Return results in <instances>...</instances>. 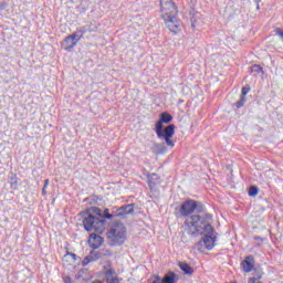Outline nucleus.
<instances>
[{"mask_svg":"<svg viewBox=\"0 0 283 283\" xmlns=\"http://www.w3.org/2000/svg\"><path fill=\"white\" fill-rule=\"evenodd\" d=\"M198 19H200V13H195L191 17V25H192V28H196V25H198Z\"/></svg>","mask_w":283,"mask_h":283,"instance_id":"nucleus-21","label":"nucleus"},{"mask_svg":"<svg viewBox=\"0 0 283 283\" xmlns=\"http://www.w3.org/2000/svg\"><path fill=\"white\" fill-rule=\"evenodd\" d=\"M249 92H251V87H249V86L242 87L241 96H245L247 97V94H249Z\"/></svg>","mask_w":283,"mask_h":283,"instance_id":"nucleus-24","label":"nucleus"},{"mask_svg":"<svg viewBox=\"0 0 283 283\" xmlns=\"http://www.w3.org/2000/svg\"><path fill=\"white\" fill-rule=\"evenodd\" d=\"M160 13L166 27L170 32H178L180 22H178V7L172 0H160Z\"/></svg>","mask_w":283,"mask_h":283,"instance_id":"nucleus-3","label":"nucleus"},{"mask_svg":"<svg viewBox=\"0 0 283 283\" xmlns=\"http://www.w3.org/2000/svg\"><path fill=\"white\" fill-rule=\"evenodd\" d=\"M134 213V205H127L119 208V214L129 216Z\"/></svg>","mask_w":283,"mask_h":283,"instance_id":"nucleus-15","label":"nucleus"},{"mask_svg":"<svg viewBox=\"0 0 283 283\" xmlns=\"http://www.w3.org/2000/svg\"><path fill=\"white\" fill-rule=\"evenodd\" d=\"M46 193L45 188H42V196H46Z\"/></svg>","mask_w":283,"mask_h":283,"instance_id":"nucleus-30","label":"nucleus"},{"mask_svg":"<svg viewBox=\"0 0 283 283\" xmlns=\"http://www.w3.org/2000/svg\"><path fill=\"white\" fill-rule=\"evenodd\" d=\"M205 237L201 241L196 243L195 249L199 251L200 253L205 252V249L207 251H211L216 247V230L213 229L212 224L205 226Z\"/></svg>","mask_w":283,"mask_h":283,"instance_id":"nucleus-6","label":"nucleus"},{"mask_svg":"<svg viewBox=\"0 0 283 283\" xmlns=\"http://www.w3.org/2000/svg\"><path fill=\"white\" fill-rule=\"evenodd\" d=\"M160 180V177H158V175L156 174H151L148 176V186H149V189H154V187H156V185H158Z\"/></svg>","mask_w":283,"mask_h":283,"instance_id":"nucleus-13","label":"nucleus"},{"mask_svg":"<svg viewBox=\"0 0 283 283\" xmlns=\"http://www.w3.org/2000/svg\"><path fill=\"white\" fill-rule=\"evenodd\" d=\"M94 260H98V256H85L82 261V266H87V264H90V262H94Z\"/></svg>","mask_w":283,"mask_h":283,"instance_id":"nucleus-19","label":"nucleus"},{"mask_svg":"<svg viewBox=\"0 0 283 283\" xmlns=\"http://www.w3.org/2000/svg\"><path fill=\"white\" fill-rule=\"evenodd\" d=\"M254 240H255V242H259V247H260L262 244V242H264V240H266V239L261 238V237H254Z\"/></svg>","mask_w":283,"mask_h":283,"instance_id":"nucleus-25","label":"nucleus"},{"mask_svg":"<svg viewBox=\"0 0 283 283\" xmlns=\"http://www.w3.org/2000/svg\"><path fill=\"white\" fill-rule=\"evenodd\" d=\"M64 260H69L70 262H76V260H81L75 253L67 252L64 256Z\"/></svg>","mask_w":283,"mask_h":283,"instance_id":"nucleus-18","label":"nucleus"},{"mask_svg":"<svg viewBox=\"0 0 283 283\" xmlns=\"http://www.w3.org/2000/svg\"><path fill=\"white\" fill-rule=\"evenodd\" d=\"M92 249H101L103 245V238L101 235L92 233L88 239Z\"/></svg>","mask_w":283,"mask_h":283,"instance_id":"nucleus-10","label":"nucleus"},{"mask_svg":"<svg viewBox=\"0 0 283 283\" xmlns=\"http://www.w3.org/2000/svg\"><path fill=\"white\" fill-rule=\"evenodd\" d=\"M49 186H50V179H45L43 189H48Z\"/></svg>","mask_w":283,"mask_h":283,"instance_id":"nucleus-28","label":"nucleus"},{"mask_svg":"<svg viewBox=\"0 0 283 283\" xmlns=\"http://www.w3.org/2000/svg\"><path fill=\"white\" fill-rule=\"evenodd\" d=\"M249 196H252V197L258 196V187H255V186L250 187Z\"/></svg>","mask_w":283,"mask_h":283,"instance_id":"nucleus-23","label":"nucleus"},{"mask_svg":"<svg viewBox=\"0 0 283 283\" xmlns=\"http://www.w3.org/2000/svg\"><path fill=\"white\" fill-rule=\"evenodd\" d=\"M179 268L181 271H184L185 275H193V268H191V265L188 263L180 262Z\"/></svg>","mask_w":283,"mask_h":283,"instance_id":"nucleus-14","label":"nucleus"},{"mask_svg":"<svg viewBox=\"0 0 283 283\" xmlns=\"http://www.w3.org/2000/svg\"><path fill=\"white\" fill-rule=\"evenodd\" d=\"M114 269H108L105 272L106 275V283H120V281H118V277L114 276Z\"/></svg>","mask_w":283,"mask_h":283,"instance_id":"nucleus-12","label":"nucleus"},{"mask_svg":"<svg viewBox=\"0 0 283 283\" xmlns=\"http://www.w3.org/2000/svg\"><path fill=\"white\" fill-rule=\"evenodd\" d=\"M106 235L111 247L124 244L127 240V228L120 222L114 223Z\"/></svg>","mask_w":283,"mask_h":283,"instance_id":"nucleus-5","label":"nucleus"},{"mask_svg":"<svg viewBox=\"0 0 283 283\" xmlns=\"http://www.w3.org/2000/svg\"><path fill=\"white\" fill-rule=\"evenodd\" d=\"M244 103H247V97L241 95L240 99L234 105L240 109V107H244Z\"/></svg>","mask_w":283,"mask_h":283,"instance_id":"nucleus-20","label":"nucleus"},{"mask_svg":"<svg viewBox=\"0 0 283 283\" xmlns=\"http://www.w3.org/2000/svg\"><path fill=\"white\" fill-rule=\"evenodd\" d=\"M63 281H64V283H72V277H70V276H64V277H63Z\"/></svg>","mask_w":283,"mask_h":283,"instance_id":"nucleus-27","label":"nucleus"},{"mask_svg":"<svg viewBox=\"0 0 283 283\" xmlns=\"http://www.w3.org/2000/svg\"><path fill=\"white\" fill-rule=\"evenodd\" d=\"M155 147L157 149H165V145L164 144H155Z\"/></svg>","mask_w":283,"mask_h":283,"instance_id":"nucleus-29","label":"nucleus"},{"mask_svg":"<svg viewBox=\"0 0 283 283\" xmlns=\"http://www.w3.org/2000/svg\"><path fill=\"white\" fill-rule=\"evenodd\" d=\"M249 283H261V282H260V279L252 277V279L249 280Z\"/></svg>","mask_w":283,"mask_h":283,"instance_id":"nucleus-26","label":"nucleus"},{"mask_svg":"<svg viewBox=\"0 0 283 283\" xmlns=\"http://www.w3.org/2000/svg\"><path fill=\"white\" fill-rule=\"evenodd\" d=\"M211 218L212 217L209 213L203 216L193 214L188 217L186 219V227L189 235H202V233H205V227H207V224H211L209 223Z\"/></svg>","mask_w":283,"mask_h":283,"instance_id":"nucleus-4","label":"nucleus"},{"mask_svg":"<svg viewBox=\"0 0 283 283\" xmlns=\"http://www.w3.org/2000/svg\"><path fill=\"white\" fill-rule=\"evenodd\" d=\"M87 269H84V270H80L76 274H75V277L76 280H87Z\"/></svg>","mask_w":283,"mask_h":283,"instance_id":"nucleus-16","label":"nucleus"},{"mask_svg":"<svg viewBox=\"0 0 283 283\" xmlns=\"http://www.w3.org/2000/svg\"><path fill=\"white\" fill-rule=\"evenodd\" d=\"M198 209V202L196 200L189 199L186 200L179 208L180 216L187 217L191 216Z\"/></svg>","mask_w":283,"mask_h":283,"instance_id":"nucleus-7","label":"nucleus"},{"mask_svg":"<svg viewBox=\"0 0 283 283\" xmlns=\"http://www.w3.org/2000/svg\"><path fill=\"white\" fill-rule=\"evenodd\" d=\"M178 282V275L174 272H168L163 279L160 276H151L148 283H176Z\"/></svg>","mask_w":283,"mask_h":283,"instance_id":"nucleus-8","label":"nucleus"},{"mask_svg":"<svg viewBox=\"0 0 283 283\" xmlns=\"http://www.w3.org/2000/svg\"><path fill=\"white\" fill-rule=\"evenodd\" d=\"M174 120V117L168 113H161L159 116V120L155 125V132L157 134V137L160 138V140H165L167 147H175V143L171 138H174V134H176V125L170 124L166 127H163V124H169Z\"/></svg>","mask_w":283,"mask_h":283,"instance_id":"nucleus-2","label":"nucleus"},{"mask_svg":"<svg viewBox=\"0 0 283 283\" xmlns=\"http://www.w3.org/2000/svg\"><path fill=\"white\" fill-rule=\"evenodd\" d=\"M241 264L243 273H251V271L255 269V259H253V255H249L242 261Z\"/></svg>","mask_w":283,"mask_h":283,"instance_id":"nucleus-9","label":"nucleus"},{"mask_svg":"<svg viewBox=\"0 0 283 283\" xmlns=\"http://www.w3.org/2000/svg\"><path fill=\"white\" fill-rule=\"evenodd\" d=\"M69 36H71L74 42L78 43L81 39H83V33H81V31H76Z\"/></svg>","mask_w":283,"mask_h":283,"instance_id":"nucleus-17","label":"nucleus"},{"mask_svg":"<svg viewBox=\"0 0 283 283\" xmlns=\"http://www.w3.org/2000/svg\"><path fill=\"white\" fill-rule=\"evenodd\" d=\"M61 45L63 50H66V52H71L76 45V42L74 41L73 38H71V35H69L63 40Z\"/></svg>","mask_w":283,"mask_h":283,"instance_id":"nucleus-11","label":"nucleus"},{"mask_svg":"<svg viewBox=\"0 0 283 283\" xmlns=\"http://www.w3.org/2000/svg\"><path fill=\"white\" fill-rule=\"evenodd\" d=\"M260 72H262V66H260V65H258V64H254V65L251 67V74H253V73L260 74Z\"/></svg>","mask_w":283,"mask_h":283,"instance_id":"nucleus-22","label":"nucleus"},{"mask_svg":"<svg viewBox=\"0 0 283 283\" xmlns=\"http://www.w3.org/2000/svg\"><path fill=\"white\" fill-rule=\"evenodd\" d=\"M83 219V226L85 231L95 233H103L105 231V220H112L114 214L109 213V209H105L104 211L97 207H91L86 211L81 212Z\"/></svg>","mask_w":283,"mask_h":283,"instance_id":"nucleus-1","label":"nucleus"},{"mask_svg":"<svg viewBox=\"0 0 283 283\" xmlns=\"http://www.w3.org/2000/svg\"><path fill=\"white\" fill-rule=\"evenodd\" d=\"M92 283H103V282H101L99 280H95Z\"/></svg>","mask_w":283,"mask_h":283,"instance_id":"nucleus-31","label":"nucleus"}]
</instances>
